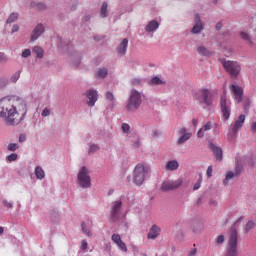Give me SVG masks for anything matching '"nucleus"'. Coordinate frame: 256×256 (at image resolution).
Masks as SVG:
<instances>
[{
  "label": "nucleus",
  "instance_id": "obj_1",
  "mask_svg": "<svg viewBox=\"0 0 256 256\" xmlns=\"http://www.w3.org/2000/svg\"><path fill=\"white\" fill-rule=\"evenodd\" d=\"M27 113V107L15 98H3L0 100V117L6 125H19Z\"/></svg>",
  "mask_w": 256,
  "mask_h": 256
},
{
  "label": "nucleus",
  "instance_id": "obj_2",
  "mask_svg": "<svg viewBox=\"0 0 256 256\" xmlns=\"http://www.w3.org/2000/svg\"><path fill=\"white\" fill-rule=\"evenodd\" d=\"M148 175H151V166L145 163L137 164L133 171V183L143 185Z\"/></svg>",
  "mask_w": 256,
  "mask_h": 256
},
{
  "label": "nucleus",
  "instance_id": "obj_3",
  "mask_svg": "<svg viewBox=\"0 0 256 256\" xmlns=\"http://www.w3.org/2000/svg\"><path fill=\"white\" fill-rule=\"evenodd\" d=\"M143 99L141 97V92L133 89L130 92V97L128 99L126 109L127 111H137L141 107Z\"/></svg>",
  "mask_w": 256,
  "mask_h": 256
},
{
  "label": "nucleus",
  "instance_id": "obj_4",
  "mask_svg": "<svg viewBox=\"0 0 256 256\" xmlns=\"http://www.w3.org/2000/svg\"><path fill=\"white\" fill-rule=\"evenodd\" d=\"M237 243H238L237 229L232 228L228 238V244H227L225 256H237L238 254Z\"/></svg>",
  "mask_w": 256,
  "mask_h": 256
},
{
  "label": "nucleus",
  "instance_id": "obj_5",
  "mask_svg": "<svg viewBox=\"0 0 256 256\" xmlns=\"http://www.w3.org/2000/svg\"><path fill=\"white\" fill-rule=\"evenodd\" d=\"M221 63L226 71L230 75V77H233L236 79V77H239V73H241V65L237 61H231V60H221Z\"/></svg>",
  "mask_w": 256,
  "mask_h": 256
},
{
  "label": "nucleus",
  "instance_id": "obj_6",
  "mask_svg": "<svg viewBox=\"0 0 256 256\" xmlns=\"http://www.w3.org/2000/svg\"><path fill=\"white\" fill-rule=\"evenodd\" d=\"M194 99L199 103L206 105L207 107L213 105V94L207 88L200 89L198 92H196Z\"/></svg>",
  "mask_w": 256,
  "mask_h": 256
},
{
  "label": "nucleus",
  "instance_id": "obj_7",
  "mask_svg": "<svg viewBox=\"0 0 256 256\" xmlns=\"http://www.w3.org/2000/svg\"><path fill=\"white\" fill-rule=\"evenodd\" d=\"M220 109L224 121H228L229 117H231V104L227 103V92L225 91L220 98Z\"/></svg>",
  "mask_w": 256,
  "mask_h": 256
},
{
  "label": "nucleus",
  "instance_id": "obj_8",
  "mask_svg": "<svg viewBox=\"0 0 256 256\" xmlns=\"http://www.w3.org/2000/svg\"><path fill=\"white\" fill-rule=\"evenodd\" d=\"M78 183L84 189L91 187V177H89V171L85 166H83L78 173Z\"/></svg>",
  "mask_w": 256,
  "mask_h": 256
},
{
  "label": "nucleus",
  "instance_id": "obj_9",
  "mask_svg": "<svg viewBox=\"0 0 256 256\" xmlns=\"http://www.w3.org/2000/svg\"><path fill=\"white\" fill-rule=\"evenodd\" d=\"M121 207H123V202L121 200L112 203L110 211L112 221H119V217H121Z\"/></svg>",
  "mask_w": 256,
  "mask_h": 256
},
{
  "label": "nucleus",
  "instance_id": "obj_10",
  "mask_svg": "<svg viewBox=\"0 0 256 256\" xmlns=\"http://www.w3.org/2000/svg\"><path fill=\"white\" fill-rule=\"evenodd\" d=\"M180 185H183V180H166L161 185V191H173L179 189Z\"/></svg>",
  "mask_w": 256,
  "mask_h": 256
},
{
  "label": "nucleus",
  "instance_id": "obj_11",
  "mask_svg": "<svg viewBox=\"0 0 256 256\" xmlns=\"http://www.w3.org/2000/svg\"><path fill=\"white\" fill-rule=\"evenodd\" d=\"M87 97V105L88 107H95V103H97V99H99V94L97 90L90 89L86 92Z\"/></svg>",
  "mask_w": 256,
  "mask_h": 256
},
{
  "label": "nucleus",
  "instance_id": "obj_12",
  "mask_svg": "<svg viewBox=\"0 0 256 256\" xmlns=\"http://www.w3.org/2000/svg\"><path fill=\"white\" fill-rule=\"evenodd\" d=\"M230 91L232 95H234V99L237 103H241V101H243V88L237 85H232L230 86Z\"/></svg>",
  "mask_w": 256,
  "mask_h": 256
},
{
  "label": "nucleus",
  "instance_id": "obj_13",
  "mask_svg": "<svg viewBox=\"0 0 256 256\" xmlns=\"http://www.w3.org/2000/svg\"><path fill=\"white\" fill-rule=\"evenodd\" d=\"M181 137L178 139L177 144L183 145V143H186V141H189L191 139V136L193 135L191 132H187V128H181L180 129Z\"/></svg>",
  "mask_w": 256,
  "mask_h": 256
},
{
  "label": "nucleus",
  "instance_id": "obj_14",
  "mask_svg": "<svg viewBox=\"0 0 256 256\" xmlns=\"http://www.w3.org/2000/svg\"><path fill=\"white\" fill-rule=\"evenodd\" d=\"M44 32L45 27L43 26V24H38L32 33L31 41H37V39H39V37H41Z\"/></svg>",
  "mask_w": 256,
  "mask_h": 256
},
{
  "label": "nucleus",
  "instance_id": "obj_15",
  "mask_svg": "<svg viewBox=\"0 0 256 256\" xmlns=\"http://www.w3.org/2000/svg\"><path fill=\"white\" fill-rule=\"evenodd\" d=\"M129 46V40L127 38H124L122 40V42L118 45L117 47V53L118 55H120L121 57H123L125 55V53H127V47Z\"/></svg>",
  "mask_w": 256,
  "mask_h": 256
},
{
  "label": "nucleus",
  "instance_id": "obj_16",
  "mask_svg": "<svg viewBox=\"0 0 256 256\" xmlns=\"http://www.w3.org/2000/svg\"><path fill=\"white\" fill-rule=\"evenodd\" d=\"M209 149L212 150V152L214 153L216 159L218 161H222L223 159V150L219 147H217L215 144L210 143L209 144Z\"/></svg>",
  "mask_w": 256,
  "mask_h": 256
},
{
  "label": "nucleus",
  "instance_id": "obj_17",
  "mask_svg": "<svg viewBox=\"0 0 256 256\" xmlns=\"http://www.w3.org/2000/svg\"><path fill=\"white\" fill-rule=\"evenodd\" d=\"M245 123V115L241 114L238 119L235 121L234 126L232 128V133H237L239 129L243 127V124Z\"/></svg>",
  "mask_w": 256,
  "mask_h": 256
},
{
  "label": "nucleus",
  "instance_id": "obj_18",
  "mask_svg": "<svg viewBox=\"0 0 256 256\" xmlns=\"http://www.w3.org/2000/svg\"><path fill=\"white\" fill-rule=\"evenodd\" d=\"M161 235V228L157 225H152L148 233V239H157Z\"/></svg>",
  "mask_w": 256,
  "mask_h": 256
},
{
  "label": "nucleus",
  "instance_id": "obj_19",
  "mask_svg": "<svg viewBox=\"0 0 256 256\" xmlns=\"http://www.w3.org/2000/svg\"><path fill=\"white\" fill-rule=\"evenodd\" d=\"M211 129H213V123L209 121L202 128L198 130L197 137L199 138L205 137L206 131H211Z\"/></svg>",
  "mask_w": 256,
  "mask_h": 256
},
{
  "label": "nucleus",
  "instance_id": "obj_20",
  "mask_svg": "<svg viewBox=\"0 0 256 256\" xmlns=\"http://www.w3.org/2000/svg\"><path fill=\"white\" fill-rule=\"evenodd\" d=\"M156 29H159V22H157V20L150 21L145 28L147 33H153V31H156Z\"/></svg>",
  "mask_w": 256,
  "mask_h": 256
},
{
  "label": "nucleus",
  "instance_id": "obj_21",
  "mask_svg": "<svg viewBox=\"0 0 256 256\" xmlns=\"http://www.w3.org/2000/svg\"><path fill=\"white\" fill-rule=\"evenodd\" d=\"M165 169L166 171H177L179 169V162L177 160L168 161Z\"/></svg>",
  "mask_w": 256,
  "mask_h": 256
},
{
  "label": "nucleus",
  "instance_id": "obj_22",
  "mask_svg": "<svg viewBox=\"0 0 256 256\" xmlns=\"http://www.w3.org/2000/svg\"><path fill=\"white\" fill-rule=\"evenodd\" d=\"M204 225H203V222L201 221H194L192 223V231L193 233H201L204 229Z\"/></svg>",
  "mask_w": 256,
  "mask_h": 256
},
{
  "label": "nucleus",
  "instance_id": "obj_23",
  "mask_svg": "<svg viewBox=\"0 0 256 256\" xmlns=\"http://www.w3.org/2000/svg\"><path fill=\"white\" fill-rule=\"evenodd\" d=\"M196 21H198V23L193 26L192 33H201V31H203V24H201L199 15H196Z\"/></svg>",
  "mask_w": 256,
  "mask_h": 256
},
{
  "label": "nucleus",
  "instance_id": "obj_24",
  "mask_svg": "<svg viewBox=\"0 0 256 256\" xmlns=\"http://www.w3.org/2000/svg\"><path fill=\"white\" fill-rule=\"evenodd\" d=\"M198 55H202L203 57H209L211 55V51L206 49L204 46H200L197 48Z\"/></svg>",
  "mask_w": 256,
  "mask_h": 256
},
{
  "label": "nucleus",
  "instance_id": "obj_25",
  "mask_svg": "<svg viewBox=\"0 0 256 256\" xmlns=\"http://www.w3.org/2000/svg\"><path fill=\"white\" fill-rule=\"evenodd\" d=\"M35 175L37 179H45V171H43V168H41L40 166L36 167Z\"/></svg>",
  "mask_w": 256,
  "mask_h": 256
},
{
  "label": "nucleus",
  "instance_id": "obj_26",
  "mask_svg": "<svg viewBox=\"0 0 256 256\" xmlns=\"http://www.w3.org/2000/svg\"><path fill=\"white\" fill-rule=\"evenodd\" d=\"M151 85H165V82L163 80H161V78H159L158 76H154L151 80H150Z\"/></svg>",
  "mask_w": 256,
  "mask_h": 256
},
{
  "label": "nucleus",
  "instance_id": "obj_27",
  "mask_svg": "<svg viewBox=\"0 0 256 256\" xmlns=\"http://www.w3.org/2000/svg\"><path fill=\"white\" fill-rule=\"evenodd\" d=\"M234 177H235L234 172H228L226 174L225 179L223 180V185H225V186L229 185V181H231V179H233Z\"/></svg>",
  "mask_w": 256,
  "mask_h": 256
},
{
  "label": "nucleus",
  "instance_id": "obj_28",
  "mask_svg": "<svg viewBox=\"0 0 256 256\" xmlns=\"http://www.w3.org/2000/svg\"><path fill=\"white\" fill-rule=\"evenodd\" d=\"M255 228V222L253 220H249L245 227H244V231L245 233H249V231H251V229Z\"/></svg>",
  "mask_w": 256,
  "mask_h": 256
},
{
  "label": "nucleus",
  "instance_id": "obj_29",
  "mask_svg": "<svg viewBox=\"0 0 256 256\" xmlns=\"http://www.w3.org/2000/svg\"><path fill=\"white\" fill-rule=\"evenodd\" d=\"M33 53H35L39 59H42L44 51L43 48L35 46L33 48Z\"/></svg>",
  "mask_w": 256,
  "mask_h": 256
},
{
  "label": "nucleus",
  "instance_id": "obj_30",
  "mask_svg": "<svg viewBox=\"0 0 256 256\" xmlns=\"http://www.w3.org/2000/svg\"><path fill=\"white\" fill-rule=\"evenodd\" d=\"M17 19H19V14H17V13H12V14L8 17L6 23H15V21H17Z\"/></svg>",
  "mask_w": 256,
  "mask_h": 256
},
{
  "label": "nucleus",
  "instance_id": "obj_31",
  "mask_svg": "<svg viewBox=\"0 0 256 256\" xmlns=\"http://www.w3.org/2000/svg\"><path fill=\"white\" fill-rule=\"evenodd\" d=\"M107 2H103L102 7H101V17L104 19L107 17Z\"/></svg>",
  "mask_w": 256,
  "mask_h": 256
},
{
  "label": "nucleus",
  "instance_id": "obj_32",
  "mask_svg": "<svg viewBox=\"0 0 256 256\" xmlns=\"http://www.w3.org/2000/svg\"><path fill=\"white\" fill-rule=\"evenodd\" d=\"M19 77H21V71L15 72V73L11 76L10 80H11L12 83H17V81H19Z\"/></svg>",
  "mask_w": 256,
  "mask_h": 256
},
{
  "label": "nucleus",
  "instance_id": "obj_33",
  "mask_svg": "<svg viewBox=\"0 0 256 256\" xmlns=\"http://www.w3.org/2000/svg\"><path fill=\"white\" fill-rule=\"evenodd\" d=\"M107 69L105 68H100L97 72V76L100 77L101 79L107 77Z\"/></svg>",
  "mask_w": 256,
  "mask_h": 256
},
{
  "label": "nucleus",
  "instance_id": "obj_34",
  "mask_svg": "<svg viewBox=\"0 0 256 256\" xmlns=\"http://www.w3.org/2000/svg\"><path fill=\"white\" fill-rule=\"evenodd\" d=\"M117 247H119V249L121 251H123L124 253H127V244H125V242H123L122 240L120 241V243L116 244Z\"/></svg>",
  "mask_w": 256,
  "mask_h": 256
},
{
  "label": "nucleus",
  "instance_id": "obj_35",
  "mask_svg": "<svg viewBox=\"0 0 256 256\" xmlns=\"http://www.w3.org/2000/svg\"><path fill=\"white\" fill-rule=\"evenodd\" d=\"M112 241H113V243H115L117 245L118 243H120L122 241L121 240V235L113 234L112 235Z\"/></svg>",
  "mask_w": 256,
  "mask_h": 256
},
{
  "label": "nucleus",
  "instance_id": "obj_36",
  "mask_svg": "<svg viewBox=\"0 0 256 256\" xmlns=\"http://www.w3.org/2000/svg\"><path fill=\"white\" fill-rule=\"evenodd\" d=\"M240 37L244 41H248V43H251V37L249 36V34H247L245 32H241Z\"/></svg>",
  "mask_w": 256,
  "mask_h": 256
},
{
  "label": "nucleus",
  "instance_id": "obj_37",
  "mask_svg": "<svg viewBox=\"0 0 256 256\" xmlns=\"http://www.w3.org/2000/svg\"><path fill=\"white\" fill-rule=\"evenodd\" d=\"M105 97L107 101H115V95L112 92H106Z\"/></svg>",
  "mask_w": 256,
  "mask_h": 256
},
{
  "label": "nucleus",
  "instance_id": "obj_38",
  "mask_svg": "<svg viewBox=\"0 0 256 256\" xmlns=\"http://www.w3.org/2000/svg\"><path fill=\"white\" fill-rule=\"evenodd\" d=\"M19 149V145L17 143H11L8 145V151H17Z\"/></svg>",
  "mask_w": 256,
  "mask_h": 256
},
{
  "label": "nucleus",
  "instance_id": "obj_39",
  "mask_svg": "<svg viewBox=\"0 0 256 256\" xmlns=\"http://www.w3.org/2000/svg\"><path fill=\"white\" fill-rule=\"evenodd\" d=\"M99 150V146L97 144H93L90 146L89 153H97Z\"/></svg>",
  "mask_w": 256,
  "mask_h": 256
},
{
  "label": "nucleus",
  "instance_id": "obj_40",
  "mask_svg": "<svg viewBox=\"0 0 256 256\" xmlns=\"http://www.w3.org/2000/svg\"><path fill=\"white\" fill-rule=\"evenodd\" d=\"M206 175H207L208 179H211V177H213V166H209L207 168Z\"/></svg>",
  "mask_w": 256,
  "mask_h": 256
},
{
  "label": "nucleus",
  "instance_id": "obj_41",
  "mask_svg": "<svg viewBox=\"0 0 256 256\" xmlns=\"http://www.w3.org/2000/svg\"><path fill=\"white\" fill-rule=\"evenodd\" d=\"M81 229H82L83 233H85L88 237H91V231L85 229V222L81 223Z\"/></svg>",
  "mask_w": 256,
  "mask_h": 256
},
{
  "label": "nucleus",
  "instance_id": "obj_42",
  "mask_svg": "<svg viewBox=\"0 0 256 256\" xmlns=\"http://www.w3.org/2000/svg\"><path fill=\"white\" fill-rule=\"evenodd\" d=\"M7 61H8V58L5 55V53L0 52V63H7Z\"/></svg>",
  "mask_w": 256,
  "mask_h": 256
},
{
  "label": "nucleus",
  "instance_id": "obj_43",
  "mask_svg": "<svg viewBox=\"0 0 256 256\" xmlns=\"http://www.w3.org/2000/svg\"><path fill=\"white\" fill-rule=\"evenodd\" d=\"M31 55V50L30 49H25L23 52H22V57L24 59H27V57H29Z\"/></svg>",
  "mask_w": 256,
  "mask_h": 256
},
{
  "label": "nucleus",
  "instance_id": "obj_44",
  "mask_svg": "<svg viewBox=\"0 0 256 256\" xmlns=\"http://www.w3.org/2000/svg\"><path fill=\"white\" fill-rule=\"evenodd\" d=\"M7 160L12 162V161H17V154L16 153H12L7 157Z\"/></svg>",
  "mask_w": 256,
  "mask_h": 256
},
{
  "label": "nucleus",
  "instance_id": "obj_45",
  "mask_svg": "<svg viewBox=\"0 0 256 256\" xmlns=\"http://www.w3.org/2000/svg\"><path fill=\"white\" fill-rule=\"evenodd\" d=\"M122 131H123L124 133H129V131H130L129 124L123 123V124H122Z\"/></svg>",
  "mask_w": 256,
  "mask_h": 256
},
{
  "label": "nucleus",
  "instance_id": "obj_46",
  "mask_svg": "<svg viewBox=\"0 0 256 256\" xmlns=\"http://www.w3.org/2000/svg\"><path fill=\"white\" fill-rule=\"evenodd\" d=\"M49 115H51V111L49 110V108H44V110L42 111V117H49Z\"/></svg>",
  "mask_w": 256,
  "mask_h": 256
},
{
  "label": "nucleus",
  "instance_id": "obj_47",
  "mask_svg": "<svg viewBox=\"0 0 256 256\" xmlns=\"http://www.w3.org/2000/svg\"><path fill=\"white\" fill-rule=\"evenodd\" d=\"M132 85H140L141 84V79L139 78H134L131 80Z\"/></svg>",
  "mask_w": 256,
  "mask_h": 256
},
{
  "label": "nucleus",
  "instance_id": "obj_48",
  "mask_svg": "<svg viewBox=\"0 0 256 256\" xmlns=\"http://www.w3.org/2000/svg\"><path fill=\"white\" fill-rule=\"evenodd\" d=\"M224 241H225V236L220 235V236L217 237V243L219 245H221V243H223Z\"/></svg>",
  "mask_w": 256,
  "mask_h": 256
},
{
  "label": "nucleus",
  "instance_id": "obj_49",
  "mask_svg": "<svg viewBox=\"0 0 256 256\" xmlns=\"http://www.w3.org/2000/svg\"><path fill=\"white\" fill-rule=\"evenodd\" d=\"M3 205H5V207H8V209H11L13 207V204H11V202H7V200L3 201Z\"/></svg>",
  "mask_w": 256,
  "mask_h": 256
},
{
  "label": "nucleus",
  "instance_id": "obj_50",
  "mask_svg": "<svg viewBox=\"0 0 256 256\" xmlns=\"http://www.w3.org/2000/svg\"><path fill=\"white\" fill-rule=\"evenodd\" d=\"M36 8L39 9L40 11H43V9H45L46 6H45V4L40 3V4H37V5H36Z\"/></svg>",
  "mask_w": 256,
  "mask_h": 256
},
{
  "label": "nucleus",
  "instance_id": "obj_51",
  "mask_svg": "<svg viewBox=\"0 0 256 256\" xmlns=\"http://www.w3.org/2000/svg\"><path fill=\"white\" fill-rule=\"evenodd\" d=\"M250 131L251 133H256V121L252 123Z\"/></svg>",
  "mask_w": 256,
  "mask_h": 256
},
{
  "label": "nucleus",
  "instance_id": "obj_52",
  "mask_svg": "<svg viewBox=\"0 0 256 256\" xmlns=\"http://www.w3.org/2000/svg\"><path fill=\"white\" fill-rule=\"evenodd\" d=\"M87 242L85 241V240H83L82 242H81V249H82V251H85V249H87Z\"/></svg>",
  "mask_w": 256,
  "mask_h": 256
},
{
  "label": "nucleus",
  "instance_id": "obj_53",
  "mask_svg": "<svg viewBox=\"0 0 256 256\" xmlns=\"http://www.w3.org/2000/svg\"><path fill=\"white\" fill-rule=\"evenodd\" d=\"M200 188H201V181H198L196 184H194L193 190L197 191V189H200Z\"/></svg>",
  "mask_w": 256,
  "mask_h": 256
},
{
  "label": "nucleus",
  "instance_id": "obj_54",
  "mask_svg": "<svg viewBox=\"0 0 256 256\" xmlns=\"http://www.w3.org/2000/svg\"><path fill=\"white\" fill-rule=\"evenodd\" d=\"M192 125H193V127H197V125H199V119L194 118V119L192 120Z\"/></svg>",
  "mask_w": 256,
  "mask_h": 256
},
{
  "label": "nucleus",
  "instance_id": "obj_55",
  "mask_svg": "<svg viewBox=\"0 0 256 256\" xmlns=\"http://www.w3.org/2000/svg\"><path fill=\"white\" fill-rule=\"evenodd\" d=\"M195 255H197V249H196V248L192 249V250L189 252V254H188V256H195Z\"/></svg>",
  "mask_w": 256,
  "mask_h": 256
},
{
  "label": "nucleus",
  "instance_id": "obj_56",
  "mask_svg": "<svg viewBox=\"0 0 256 256\" xmlns=\"http://www.w3.org/2000/svg\"><path fill=\"white\" fill-rule=\"evenodd\" d=\"M17 31H19V25H14L12 27V33H17Z\"/></svg>",
  "mask_w": 256,
  "mask_h": 256
},
{
  "label": "nucleus",
  "instance_id": "obj_57",
  "mask_svg": "<svg viewBox=\"0 0 256 256\" xmlns=\"http://www.w3.org/2000/svg\"><path fill=\"white\" fill-rule=\"evenodd\" d=\"M25 139H26L25 134H21V135L19 136V142H20V143H23V142L25 141Z\"/></svg>",
  "mask_w": 256,
  "mask_h": 256
},
{
  "label": "nucleus",
  "instance_id": "obj_58",
  "mask_svg": "<svg viewBox=\"0 0 256 256\" xmlns=\"http://www.w3.org/2000/svg\"><path fill=\"white\" fill-rule=\"evenodd\" d=\"M221 27H223V24H221V22L216 24L217 31H220Z\"/></svg>",
  "mask_w": 256,
  "mask_h": 256
},
{
  "label": "nucleus",
  "instance_id": "obj_59",
  "mask_svg": "<svg viewBox=\"0 0 256 256\" xmlns=\"http://www.w3.org/2000/svg\"><path fill=\"white\" fill-rule=\"evenodd\" d=\"M210 205H217L216 201H210Z\"/></svg>",
  "mask_w": 256,
  "mask_h": 256
},
{
  "label": "nucleus",
  "instance_id": "obj_60",
  "mask_svg": "<svg viewBox=\"0 0 256 256\" xmlns=\"http://www.w3.org/2000/svg\"><path fill=\"white\" fill-rule=\"evenodd\" d=\"M4 229L3 227H0V235H3Z\"/></svg>",
  "mask_w": 256,
  "mask_h": 256
},
{
  "label": "nucleus",
  "instance_id": "obj_61",
  "mask_svg": "<svg viewBox=\"0 0 256 256\" xmlns=\"http://www.w3.org/2000/svg\"><path fill=\"white\" fill-rule=\"evenodd\" d=\"M241 219H243V217H240L238 220H236L235 225H237V223H239V221H241Z\"/></svg>",
  "mask_w": 256,
  "mask_h": 256
},
{
  "label": "nucleus",
  "instance_id": "obj_62",
  "mask_svg": "<svg viewBox=\"0 0 256 256\" xmlns=\"http://www.w3.org/2000/svg\"><path fill=\"white\" fill-rule=\"evenodd\" d=\"M239 173H240L239 170L236 169V170H235V175H236V177H237V175H239Z\"/></svg>",
  "mask_w": 256,
  "mask_h": 256
},
{
  "label": "nucleus",
  "instance_id": "obj_63",
  "mask_svg": "<svg viewBox=\"0 0 256 256\" xmlns=\"http://www.w3.org/2000/svg\"><path fill=\"white\" fill-rule=\"evenodd\" d=\"M244 109H247V106H244Z\"/></svg>",
  "mask_w": 256,
  "mask_h": 256
}]
</instances>
